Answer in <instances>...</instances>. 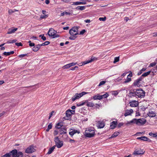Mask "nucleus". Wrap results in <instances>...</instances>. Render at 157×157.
Instances as JSON below:
<instances>
[{
    "mask_svg": "<svg viewBox=\"0 0 157 157\" xmlns=\"http://www.w3.org/2000/svg\"><path fill=\"white\" fill-rule=\"evenodd\" d=\"M95 132L94 130L91 128L86 129L84 132V135L86 137L90 138L94 136Z\"/></svg>",
    "mask_w": 157,
    "mask_h": 157,
    "instance_id": "4",
    "label": "nucleus"
},
{
    "mask_svg": "<svg viewBox=\"0 0 157 157\" xmlns=\"http://www.w3.org/2000/svg\"><path fill=\"white\" fill-rule=\"evenodd\" d=\"M60 131H62L63 132V131H66V129L65 128H60Z\"/></svg>",
    "mask_w": 157,
    "mask_h": 157,
    "instance_id": "55",
    "label": "nucleus"
},
{
    "mask_svg": "<svg viewBox=\"0 0 157 157\" xmlns=\"http://www.w3.org/2000/svg\"><path fill=\"white\" fill-rule=\"evenodd\" d=\"M106 82L105 81H101V82L98 85V86H100L102 85H103Z\"/></svg>",
    "mask_w": 157,
    "mask_h": 157,
    "instance_id": "46",
    "label": "nucleus"
},
{
    "mask_svg": "<svg viewBox=\"0 0 157 157\" xmlns=\"http://www.w3.org/2000/svg\"><path fill=\"white\" fill-rule=\"evenodd\" d=\"M130 105L131 107H136L137 106L138 104L136 103V101H132L130 102Z\"/></svg>",
    "mask_w": 157,
    "mask_h": 157,
    "instance_id": "22",
    "label": "nucleus"
},
{
    "mask_svg": "<svg viewBox=\"0 0 157 157\" xmlns=\"http://www.w3.org/2000/svg\"><path fill=\"white\" fill-rule=\"evenodd\" d=\"M35 149L33 145H32L28 147L25 150V152L27 154L31 153L34 152Z\"/></svg>",
    "mask_w": 157,
    "mask_h": 157,
    "instance_id": "7",
    "label": "nucleus"
},
{
    "mask_svg": "<svg viewBox=\"0 0 157 157\" xmlns=\"http://www.w3.org/2000/svg\"><path fill=\"white\" fill-rule=\"evenodd\" d=\"M54 141L56 143H56H58V142H59L62 141H61L59 140V137L58 136L56 137L55 138Z\"/></svg>",
    "mask_w": 157,
    "mask_h": 157,
    "instance_id": "34",
    "label": "nucleus"
},
{
    "mask_svg": "<svg viewBox=\"0 0 157 157\" xmlns=\"http://www.w3.org/2000/svg\"><path fill=\"white\" fill-rule=\"evenodd\" d=\"M109 96V94L108 93H106L105 94L100 95V97L101 99H102L103 98H107Z\"/></svg>",
    "mask_w": 157,
    "mask_h": 157,
    "instance_id": "30",
    "label": "nucleus"
},
{
    "mask_svg": "<svg viewBox=\"0 0 157 157\" xmlns=\"http://www.w3.org/2000/svg\"><path fill=\"white\" fill-rule=\"evenodd\" d=\"M106 19L105 17H100L99 20L100 21H105Z\"/></svg>",
    "mask_w": 157,
    "mask_h": 157,
    "instance_id": "50",
    "label": "nucleus"
},
{
    "mask_svg": "<svg viewBox=\"0 0 157 157\" xmlns=\"http://www.w3.org/2000/svg\"><path fill=\"white\" fill-rule=\"evenodd\" d=\"M137 139L144 141H148L149 142H151V140L145 136H143L141 137H138L137 138Z\"/></svg>",
    "mask_w": 157,
    "mask_h": 157,
    "instance_id": "8",
    "label": "nucleus"
},
{
    "mask_svg": "<svg viewBox=\"0 0 157 157\" xmlns=\"http://www.w3.org/2000/svg\"><path fill=\"white\" fill-rule=\"evenodd\" d=\"M133 112V111L132 109H131L127 111L124 114V116L126 117L130 115Z\"/></svg>",
    "mask_w": 157,
    "mask_h": 157,
    "instance_id": "20",
    "label": "nucleus"
},
{
    "mask_svg": "<svg viewBox=\"0 0 157 157\" xmlns=\"http://www.w3.org/2000/svg\"><path fill=\"white\" fill-rule=\"evenodd\" d=\"M23 154L21 152H18L17 150L14 149L1 157H23Z\"/></svg>",
    "mask_w": 157,
    "mask_h": 157,
    "instance_id": "2",
    "label": "nucleus"
},
{
    "mask_svg": "<svg viewBox=\"0 0 157 157\" xmlns=\"http://www.w3.org/2000/svg\"><path fill=\"white\" fill-rule=\"evenodd\" d=\"M86 32V30L85 29H83L81 31H80L79 34L78 33V34L80 35H82L85 32Z\"/></svg>",
    "mask_w": 157,
    "mask_h": 157,
    "instance_id": "51",
    "label": "nucleus"
},
{
    "mask_svg": "<svg viewBox=\"0 0 157 157\" xmlns=\"http://www.w3.org/2000/svg\"><path fill=\"white\" fill-rule=\"evenodd\" d=\"M15 44L17 46H22L23 45L21 42L16 43Z\"/></svg>",
    "mask_w": 157,
    "mask_h": 157,
    "instance_id": "49",
    "label": "nucleus"
},
{
    "mask_svg": "<svg viewBox=\"0 0 157 157\" xmlns=\"http://www.w3.org/2000/svg\"><path fill=\"white\" fill-rule=\"evenodd\" d=\"M147 68L146 67H144L141 70V71H142L143 72L145 71L146 70Z\"/></svg>",
    "mask_w": 157,
    "mask_h": 157,
    "instance_id": "63",
    "label": "nucleus"
},
{
    "mask_svg": "<svg viewBox=\"0 0 157 157\" xmlns=\"http://www.w3.org/2000/svg\"><path fill=\"white\" fill-rule=\"evenodd\" d=\"M90 21L89 19H87V20H84V22L86 23H90Z\"/></svg>",
    "mask_w": 157,
    "mask_h": 157,
    "instance_id": "58",
    "label": "nucleus"
},
{
    "mask_svg": "<svg viewBox=\"0 0 157 157\" xmlns=\"http://www.w3.org/2000/svg\"><path fill=\"white\" fill-rule=\"evenodd\" d=\"M143 78L142 77H140L139 78L136 80L133 83L134 86H137L138 84L143 79Z\"/></svg>",
    "mask_w": 157,
    "mask_h": 157,
    "instance_id": "17",
    "label": "nucleus"
},
{
    "mask_svg": "<svg viewBox=\"0 0 157 157\" xmlns=\"http://www.w3.org/2000/svg\"><path fill=\"white\" fill-rule=\"evenodd\" d=\"M52 123H50L49 125H48V128H47V129L46 130V131L47 132H48L50 129H51L52 128Z\"/></svg>",
    "mask_w": 157,
    "mask_h": 157,
    "instance_id": "36",
    "label": "nucleus"
},
{
    "mask_svg": "<svg viewBox=\"0 0 157 157\" xmlns=\"http://www.w3.org/2000/svg\"><path fill=\"white\" fill-rule=\"evenodd\" d=\"M153 36L154 37L157 36V33H153Z\"/></svg>",
    "mask_w": 157,
    "mask_h": 157,
    "instance_id": "64",
    "label": "nucleus"
},
{
    "mask_svg": "<svg viewBox=\"0 0 157 157\" xmlns=\"http://www.w3.org/2000/svg\"><path fill=\"white\" fill-rule=\"evenodd\" d=\"M50 43V42L48 41H46L44 43H43L41 44H40V47H41V46H43L45 45H47L49 44Z\"/></svg>",
    "mask_w": 157,
    "mask_h": 157,
    "instance_id": "33",
    "label": "nucleus"
},
{
    "mask_svg": "<svg viewBox=\"0 0 157 157\" xmlns=\"http://www.w3.org/2000/svg\"><path fill=\"white\" fill-rule=\"evenodd\" d=\"M131 96L136 97V98H143L145 96V92L142 89H138L131 90L130 92Z\"/></svg>",
    "mask_w": 157,
    "mask_h": 157,
    "instance_id": "1",
    "label": "nucleus"
},
{
    "mask_svg": "<svg viewBox=\"0 0 157 157\" xmlns=\"http://www.w3.org/2000/svg\"><path fill=\"white\" fill-rule=\"evenodd\" d=\"M124 123L122 122L119 123L117 125V127L120 128L121 127L124 125Z\"/></svg>",
    "mask_w": 157,
    "mask_h": 157,
    "instance_id": "48",
    "label": "nucleus"
},
{
    "mask_svg": "<svg viewBox=\"0 0 157 157\" xmlns=\"http://www.w3.org/2000/svg\"><path fill=\"white\" fill-rule=\"evenodd\" d=\"M151 72V71H149L147 72H145L144 73H143L141 75V77H145L147 76H148V75H149Z\"/></svg>",
    "mask_w": 157,
    "mask_h": 157,
    "instance_id": "29",
    "label": "nucleus"
},
{
    "mask_svg": "<svg viewBox=\"0 0 157 157\" xmlns=\"http://www.w3.org/2000/svg\"><path fill=\"white\" fill-rule=\"evenodd\" d=\"M92 98L94 100H101L100 95L98 94L96 95H95Z\"/></svg>",
    "mask_w": 157,
    "mask_h": 157,
    "instance_id": "23",
    "label": "nucleus"
},
{
    "mask_svg": "<svg viewBox=\"0 0 157 157\" xmlns=\"http://www.w3.org/2000/svg\"><path fill=\"white\" fill-rule=\"evenodd\" d=\"M62 126L63 125L61 123H59L56 124V128L57 129H60Z\"/></svg>",
    "mask_w": 157,
    "mask_h": 157,
    "instance_id": "31",
    "label": "nucleus"
},
{
    "mask_svg": "<svg viewBox=\"0 0 157 157\" xmlns=\"http://www.w3.org/2000/svg\"><path fill=\"white\" fill-rule=\"evenodd\" d=\"M55 147L56 146H54L50 148L48 150V151L47 153V154L48 155L51 154L55 148Z\"/></svg>",
    "mask_w": 157,
    "mask_h": 157,
    "instance_id": "27",
    "label": "nucleus"
},
{
    "mask_svg": "<svg viewBox=\"0 0 157 157\" xmlns=\"http://www.w3.org/2000/svg\"><path fill=\"white\" fill-rule=\"evenodd\" d=\"M69 64H70V66L71 67V66H72L75 65L76 64V63L73 62V63H70Z\"/></svg>",
    "mask_w": 157,
    "mask_h": 157,
    "instance_id": "56",
    "label": "nucleus"
},
{
    "mask_svg": "<svg viewBox=\"0 0 157 157\" xmlns=\"http://www.w3.org/2000/svg\"><path fill=\"white\" fill-rule=\"evenodd\" d=\"M146 120L144 118L139 119H134L130 122H128L127 123H126V124H130L131 123H136L138 125H141L145 124L146 123Z\"/></svg>",
    "mask_w": 157,
    "mask_h": 157,
    "instance_id": "3",
    "label": "nucleus"
},
{
    "mask_svg": "<svg viewBox=\"0 0 157 157\" xmlns=\"http://www.w3.org/2000/svg\"><path fill=\"white\" fill-rule=\"evenodd\" d=\"M105 125L103 121H98V124L97 125L98 128H103Z\"/></svg>",
    "mask_w": 157,
    "mask_h": 157,
    "instance_id": "13",
    "label": "nucleus"
},
{
    "mask_svg": "<svg viewBox=\"0 0 157 157\" xmlns=\"http://www.w3.org/2000/svg\"><path fill=\"white\" fill-rule=\"evenodd\" d=\"M56 145L57 148H60L63 146V141L59 142H58V143L56 144Z\"/></svg>",
    "mask_w": 157,
    "mask_h": 157,
    "instance_id": "26",
    "label": "nucleus"
},
{
    "mask_svg": "<svg viewBox=\"0 0 157 157\" xmlns=\"http://www.w3.org/2000/svg\"><path fill=\"white\" fill-rule=\"evenodd\" d=\"M78 68V67L75 66L74 67H72L71 68H70V70L74 71V70H76V69H77Z\"/></svg>",
    "mask_w": 157,
    "mask_h": 157,
    "instance_id": "52",
    "label": "nucleus"
},
{
    "mask_svg": "<svg viewBox=\"0 0 157 157\" xmlns=\"http://www.w3.org/2000/svg\"><path fill=\"white\" fill-rule=\"evenodd\" d=\"M41 39L43 40H46V37L44 36H42L41 37Z\"/></svg>",
    "mask_w": 157,
    "mask_h": 157,
    "instance_id": "62",
    "label": "nucleus"
},
{
    "mask_svg": "<svg viewBox=\"0 0 157 157\" xmlns=\"http://www.w3.org/2000/svg\"><path fill=\"white\" fill-rule=\"evenodd\" d=\"M78 31L77 27H74L70 30L69 32L71 35H77L78 34Z\"/></svg>",
    "mask_w": 157,
    "mask_h": 157,
    "instance_id": "6",
    "label": "nucleus"
},
{
    "mask_svg": "<svg viewBox=\"0 0 157 157\" xmlns=\"http://www.w3.org/2000/svg\"><path fill=\"white\" fill-rule=\"evenodd\" d=\"M88 92H86L84 91H83L79 94L76 93L72 98V100L73 101H75L76 99H78L84 95L88 94Z\"/></svg>",
    "mask_w": 157,
    "mask_h": 157,
    "instance_id": "5",
    "label": "nucleus"
},
{
    "mask_svg": "<svg viewBox=\"0 0 157 157\" xmlns=\"http://www.w3.org/2000/svg\"><path fill=\"white\" fill-rule=\"evenodd\" d=\"M82 2H73V4H72V5H78L82 4Z\"/></svg>",
    "mask_w": 157,
    "mask_h": 157,
    "instance_id": "35",
    "label": "nucleus"
},
{
    "mask_svg": "<svg viewBox=\"0 0 157 157\" xmlns=\"http://www.w3.org/2000/svg\"><path fill=\"white\" fill-rule=\"evenodd\" d=\"M132 74L131 72L128 75L127 77H129V78H130L132 76Z\"/></svg>",
    "mask_w": 157,
    "mask_h": 157,
    "instance_id": "61",
    "label": "nucleus"
},
{
    "mask_svg": "<svg viewBox=\"0 0 157 157\" xmlns=\"http://www.w3.org/2000/svg\"><path fill=\"white\" fill-rule=\"evenodd\" d=\"M71 110L70 109H68L66 111V117L68 118L67 120L71 119Z\"/></svg>",
    "mask_w": 157,
    "mask_h": 157,
    "instance_id": "10",
    "label": "nucleus"
},
{
    "mask_svg": "<svg viewBox=\"0 0 157 157\" xmlns=\"http://www.w3.org/2000/svg\"><path fill=\"white\" fill-rule=\"evenodd\" d=\"M75 141L74 140H72L71 139H70L69 140V142L70 143H74L75 142Z\"/></svg>",
    "mask_w": 157,
    "mask_h": 157,
    "instance_id": "60",
    "label": "nucleus"
},
{
    "mask_svg": "<svg viewBox=\"0 0 157 157\" xmlns=\"http://www.w3.org/2000/svg\"><path fill=\"white\" fill-rule=\"evenodd\" d=\"M86 104L85 100L79 102V103L77 104V105L78 106L83 105Z\"/></svg>",
    "mask_w": 157,
    "mask_h": 157,
    "instance_id": "32",
    "label": "nucleus"
},
{
    "mask_svg": "<svg viewBox=\"0 0 157 157\" xmlns=\"http://www.w3.org/2000/svg\"><path fill=\"white\" fill-rule=\"evenodd\" d=\"M55 33H56V31H55L53 29L51 28L49 29L48 34L50 37H52Z\"/></svg>",
    "mask_w": 157,
    "mask_h": 157,
    "instance_id": "9",
    "label": "nucleus"
},
{
    "mask_svg": "<svg viewBox=\"0 0 157 157\" xmlns=\"http://www.w3.org/2000/svg\"><path fill=\"white\" fill-rule=\"evenodd\" d=\"M113 94L115 96L117 95L118 94V92L117 91H114L112 92Z\"/></svg>",
    "mask_w": 157,
    "mask_h": 157,
    "instance_id": "47",
    "label": "nucleus"
},
{
    "mask_svg": "<svg viewBox=\"0 0 157 157\" xmlns=\"http://www.w3.org/2000/svg\"><path fill=\"white\" fill-rule=\"evenodd\" d=\"M48 17V15H41L40 17V18L41 19H45L47 18Z\"/></svg>",
    "mask_w": 157,
    "mask_h": 157,
    "instance_id": "44",
    "label": "nucleus"
},
{
    "mask_svg": "<svg viewBox=\"0 0 157 157\" xmlns=\"http://www.w3.org/2000/svg\"><path fill=\"white\" fill-rule=\"evenodd\" d=\"M156 63H157L155 62H154L150 64L149 67H153V66H155L156 65Z\"/></svg>",
    "mask_w": 157,
    "mask_h": 157,
    "instance_id": "45",
    "label": "nucleus"
},
{
    "mask_svg": "<svg viewBox=\"0 0 157 157\" xmlns=\"http://www.w3.org/2000/svg\"><path fill=\"white\" fill-rule=\"evenodd\" d=\"M14 53V52L13 51H12L10 52H4L3 53V55L4 56H9L11 55H12V54H13Z\"/></svg>",
    "mask_w": 157,
    "mask_h": 157,
    "instance_id": "24",
    "label": "nucleus"
},
{
    "mask_svg": "<svg viewBox=\"0 0 157 157\" xmlns=\"http://www.w3.org/2000/svg\"><path fill=\"white\" fill-rule=\"evenodd\" d=\"M85 6H78L75 8V9L77 10H82L85 9Z\"/></svg>",
    "mask_w": 157,
    "mask_h": 157,
    "instance_id": "28",
    "label": "nucleus"
},
{
    "mask_svg": "<svg viewBox=\"0 0 157 157\" xmlns=\"http://www.w3.org/2000/svg\"><path fill=\"white\" fill-rule=\"evenodd\" d=\"M148 116L150 117H154L156 116L155 113L154 111H149L147 113Z\"/></svg>",
    "mask_w": 157,
    "mask_h": 157,
    "instance_id": "18",
    "label": "nucleus"
},
{
    "mask_svg": "<svg viewBox=\"0 0 157 157\" xmlns=\"http://www.w3.org/2000/svg\"><path fill=\"white\" fill-rule=\"evenodd\" d=\"M29 46L30 47H34L35 46V44L34 43H31L29 44Z\"/></svg>",
    "mask_w": 157,
    "mask_h": 157,
    "instance_id": "57",
    "label": "nucleus"
},
{
    "mask_svg": "<svg viewBox=\"0 0 157 157\" xmlns=\"http://www.w3.org/2000/svg\"><path fill=\"white\" fill-rule=\"evenodd\" d=\"M17 29V28H15L14 29H8L7 33L8 34H11L14 33Z\"/></svg>",
    "mask_w": 157,
    "mask_h": 157,
    "instance_id": "16",
    "label": "nucleus"
},
{
    "mask_svg": "<svg viewBox=\"0 0 157 157\" xmlns=\"http://www.w3.org/2000/svg\"><path fill=\"white\" fill-rule=\"evenodd\" d=\"M119 61V57H115L114 58L113 63H115Z\"/></svg>",
    "mask_w": 157,
    "mask_h": 157,
    "instance_id": "40",
    "label": "nucleus"
},
{
    "mask_svg": "<svg viewBox=\"0 0 157 157\" xmlns=\"http://www.w3.org/2000/svg\"><path fill=\"white\" fill-rule=\"evenodd\" d=\"M27 55L25 54H21L19 56V57L20 58H22L24 57L25 56H26Z\"/></svg>",
    "mask_w": 157,
    "mask_h": 157,
    "instance_id": "54",
    "label": "nucleus"
},
{
    "mask_svg": "<svg viewBox=\"0 0 157 157\" xmlns=\"http://www.w3.org/2000/svg\"><path fill=\"white\" fill-rule=\"evenodd\" d=\"M70 13L69 12H64L63 13H61L60 16H63L64 15H70Z\"/></svg>",
    "mask_w": 157,
    "mask_h": 157,
    "instance_id": "41",
    "label": "nucleus"
},
{
    "mask_svg": "<svg viewBox=\"0 0 157 157\" xmlns=\"http://www.w3.org/2000/svg\"><path fill=\"white\" fill-rule=\"evenodd\" d=\"M71 131L69 132V134L71 135V136H72L75 133H79L80 132L77 130H76L73 129H71Z\"/></svg>",
    "mask_w": 157,
    "mask_h": 157,
    "instance_id": "11",
    "label": "nucleus"
},
{
    "mask_svg": "<svg viewBox=\"0 0 157 157\" xmlns=\"http://www.w3.org/2000/svg\"><path fill=\"white\" fill-rule=\"evenodd\" d=\"M85 102L86 103V105L89 107H93L94 105L93 102H88V100H85Z\"/></svg>",
    "mask_w": 157,
    "mask_h": 157,
    "instance_id": "14",
    "label": "nucleus"
},
{
    "mask_svg": "<svg viewBox=\"0 0 157 157\" xmlns=\"http://www.w3.org/2000/svg\"><path fill=\"white\" fill-rule=\"evenodd\" d=\"M144 152L145 151L140 149V150L137 151H135L133 153V154L135 155H142L144 154Z\"/></svg>",
    "mask_w": 157,
    "mask_h": 157,
    "instance_id": "12",
    "label": "nucleus"
},
{
    "mask_svg": "<svg viewBox=\"0 0 157 157\" xmlns=\"http://www.w3.org/2000/svg\"><path fill=\"white\" fill-rule=\"evenodd\" d=\"M17 40H10L7 41L6 43V44H10L15 43Z\"/></svg>",
    "mask_w": 157,
    "mask_h": 157,
    "instance_id": "38",
    "label": "nucleus"
},
{
    "mask_svg": "<svg viewBox=\"0 0 157 157\" xmlns=\"http://www.w3.org/2000/svg\"><path fill=\"white\" fill-rule=\"evenodd\" d=\"M117 124V121H113L110 124V128L111 129H113L116 127Z\"/></svg>",
    "mask_w": 157,
    "mask_h": 157,
    "instance_id": "15",
    "label": "nucleus"
},
{
    "mask_svg": "<svg viewBox=\"0 0 157 157\" xmlns=\"http://www.w3.org/2000/svg\"><path fill=\"white\" fill-rule=\"evenodd\" d=\"M76 35H71V36L69 37V39L72 40H74L77 38Z\"/></svg>",
    "mask_w": 157,
    "mask_h": 157,
    "instance_id": "37",
    "label": "nucleus"
},
{
    "mask_svg": "<svg viewBox=\"0 0 157 157\" xmlns=\"http://www.w3.org/2000/svg\"><path fill=\"white\" fill-rule=\"evenodd\" d=\"M56 33H54V34L52 37V38H56L59 37V35L58 34H56Z\"/></svg>",
    "mask_w": 157,
    "mask_h": 157,
    "instance_id": "43",
    "label": "nucleus"
},
{
    "mask_svg": "<svg viewBox=\"0 0 157 157\" xmlns=\"http://www.w3.org/2000/svg\"><path fill=\"white\" fill-rule=\"evenodd\" d=\"M119 134V132H115L112 135V136L109 137V139H111L113 138L116 137L117 136H118Z\"/></svg>",
    "mask_w": 157,
    "mask_h": 157,
    "instance_id": "25",
    "label": "nucleus"
},
{
    "mask_svg": "<svg viewBox=\"0 0 157 157\" xmlns=\"http://www.w3.org/2000/svg\"><path fill=\"white\" fill-rule=\"evenodd\" d=\"M70 67H71V66H70V64L69 63V64H67V65H66L64 66L63 67V69H65L68 68H69Z\"/></svg>",
    "mask_w": 157,
    "mask_h": 157,
    "instance_id": "42",
    "label": "nucleus"
},
{
    "mask_svg": "<svg viewBox=\"0 0 157 157\" xmlns=\"http://www.w3.org/2000/svg\"><path fill=\"white\" fill-rule=\"evenodd\" d=\"M152 136L154 137H157V133H153Z\"/></svg>",
    "mask_w": 157,
    "mask_h": 157,
    "instance_id": "59",
    "label": "nucleus"
},
{
    "mask_svg": "<svg viewBox=\"0 0 157 157\" xmlns=\"http://www.w3.org/2000/svg\"><path fill=\"white\" fill-rule=\"evenodd\" d=\"M40 48V44H37L33 48V50L34 52H36L38 51Z\"/></svg>",
    "mask_w": 157,
    "mask_h": 157,
    "instance_id": "19",
    "label": "nucleus"
},
{
    "mask_svg": "<svg viewBox=\"0 0 157 157\" xmlns=\"http://www.w3.org/2000/svg\"><path fill=\"white\" fill-rule=\"evenodd\" d=\"M95 57L93 58L92 57L91 58V59L90 60L87 61H85L84 62H82V65H85L86 64H87L91 62L94 61V58Z\"/></svg>",
    "mask_w": 157,
    "mask_h": 157,
    "instance_id": "21",
    "label": "nucleus"
},
{
    "mask_svg": "<svg viewBox=\"0 0 157 157\" xmlns=\"http://www.w3.org/2000/svg\"><path fill=\"white\" fill-rule=\"evenodd\" d=\"M131 80V79L130 78L128 77H127V79L125 80V81L124 82V83H127L130 82Z\"/></svg>",
    "mask_w": 157,
    "mask_h": 157,
    "instance_id": "39",
    "label": "nucleus"
},
{
    "mask_svg": "<svg viewBox=\"0 0 157 157\" xmlns=\"http://www.w3.org/2000/svg\"><path fill=\"white\" fill-rule=\"evenodd\" d=\"M13 13H14L13 10L12 9H9V10L8 13L9 14H11Z\"/></svg>",
    "mask_w": 157,
    "mask_h": 157,
    "instance_id": "53",
    "label": "nucleus"
}]
</instances>
